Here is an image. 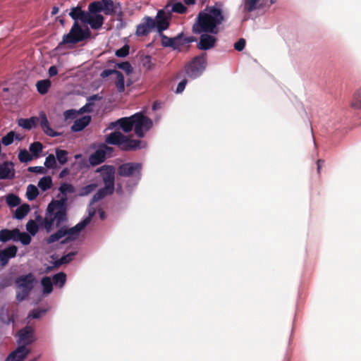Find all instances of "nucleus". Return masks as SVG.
I'll return each instance as SVG.
<instances>
[{
    "label": "nucleus",
    "instance_id": "nucleus-1",
    "mask_svg": "<svg viewBox=\"0 0 361 361\" xmlns=\"http://www.w3.org/2000/svg\"><path fill=\"white\" fill-rule=\"evenodd\" d=\"M224 4L217 1L213 6H207L200 11L196 21L192 25V32L201 34L202 32L216 35L219 32V26L227 20V16L224 11Z\"/></svg>",
    "mask_w": 361,
    "mask_h": 361
},
{
    "label": "nucleus",
    "instance_id": "nucleus-2",
    "mask_svg": "<svg viewBox=\"0 0 361 361\" xmlns=\"http://www.w3.org/2000/svg\"><path fill=\"white\" fill-rule=\"evenodd\" d=\"M64 200H52L47 207V212L44 219V227L49 231L54 222L56 228L68 221L67 211L64 205Z\"/></svg>",
    "mask_w": 361,
    "mask_h": 361
},
{
    "label": "nucleus",
    "instance_id": "nucleus-3",
    "mask_svg": "<svg viewBox=\"0 0 361 361\" xmlns=\"http://www.w3.org/2000/svg\"><path fill=\"white\" fill-rule=\"evenodd\" d=\"M85 226V222H80L70 228L66 226H61L56 233L46 238V242L47 244H51L65 237V238L61 241V244H67L75 240L79 237L81 231L84 229Z\"/></svg>",
    "mask_w": 361,
    "mask_h": 361
},
{
    "label": "nucleus",
    "instance_id": "nucleus-4",
    "mask_svg": "<svg viewBox=\"0 0 361 361\" xmlns=\"http://www.w3.org/2000/svg\"><path fill=\"white\" fill-rule=\"evenodd\" d=\"M105 142L109 145H117L121 150L126 152L136 150L142 147L140 140L130 139L120 131H115L108 135Z\"/></svg>",
    "mask_w": 361,
    "mask_h": 361
},
{
    "label": "nucleus",
    "instance_id": "nucleus-5",
    "mask_svg": "<svg viewBox=\"0 0 361 361\" xmlns=\"http://www.w3.org/2000/svg\"><path fill=\"white\" fill-rule=\"evenodd\" d=\"M90 35L91 32L87 27L82 29L78 22L75 21L74 22L69 32L63 36L62 41L60 42L59 46L68 44H75L90 38Z\"/></svg>",
    "mask_w": 361,
    "mask_h": 361
},
{
    "label": "nucleus",
    "instance_id": "nucleus-6",
    "mask_svg": "<svg viewBox=\"0 0 361 361\" xmlns=\"http://www.w3.org/2000/svg\"><path fill=\"white\" fill-rule=\"evenodd\" d=\"M135 133L138 137H143L146 132L152 127V121L142 113H136L132 116Z\"/></svg>",
    "mask_w": 361,
    "mask_h": 361
},
{
    "label": "nucleus",
    "instance_id": "nucleus-7",
    "mask_svg": "<svg viewBox=\"0 0 361 361\" xmlns=\"http://www.w3.org/2000/svg\"><path fill=\"white\" fill-rule=\"evenodd\" d=\"M142 164L138 162H127L121 164L117 169V173L121 177L135 178L137 180L142 176Z\"/></svg>",
    "mask_w": 361,
    "mask_h": 361
},
{
    "label": "nucleus",
    "instance_id": "nucleus-8",
    "mask_svg": "<svg viewBox=\"0 0 361 361\" xmlns=\"http://www.w3.org/2000/svg\"><path fill=\"white\" fill-rule=\"evenodd\" d=\"M206 64V54L195 56L185 66V73L190 78H196L205 69Z\"/></svg>",
    "mask_w": 361,
    "mask_h": 361
},
{
    "label": "nucleus",
    "instance_id": "nucleus-9",
    "mask_svg": "<svg viewBox=\"0 0 361 361\" xmlns=\"http://www.w3.org/2000/svg\"><path fill=\"white\" fill-rule=\"evenodd\" d=\"M98 171L102 173V180L104 183V187L114 190V180H115V169L113 166L104 165Z\"/></svg>",
    "mask_w": 361,
    "mask_h": 361
},
{
    "label": "nucleus",
    "instance_id": "nucleus-10",
    "mask_svg": "<svg viewBox=\"0 0 361 361\" xmlns=\"http://www.w3.org/2000/svg\"><path fill=\"white\" fill-rule=\"evenodd\" d=\"M18 343L19 345H24L32 343L35 341V331L32 326H26L18 332Z\"/></svg>",
    "mask_w": 361,
    "mask_h": 361
},
{
    "label": "nucleus",
    "instance_id": "nucleus-11",
    "mask_svg": "<svg viewBox=\"0 0 361 361\" xmlns=\"http://www.w3.org/2000/svg\"><path fill=\"white\" fill-rule=\"evenodd\" d=\"M156 27V21L151 17H146L144 21L137 26L136 35L137 36H147Z\"/></svg>",
    "mask_w": 361,
    "mask_h": 361
},
{
    "label": "nucleus",
    "instance_id": "nucleus-12",
    "mask_svg": "<svg viewBox=\"0 0 361 361\" xmlns=\"http://www.w3.org/2000/svg\"><path fill=\"white\" fill-rule=\"evenodd\" d=\"M16 171L12 161H6L0 164V179L11 180L15 178Z\"/></svg>",
    "mask_w": 361,
    "mask_h": 361
},
{
    "label": "nucleus",
    "instance_id": "nucleus-13",
    "mask_svg": "<svg viewBox=\"0 0 361 361\" xmlns=\"http://www.w3.org/2000/svg\"><path fill=\"white\" fill-rule=\"evenodd\" d=\"M197 47L200 50H208L213 48L216 42V38L209 33L202 32Z\"/></svg>",
    "mask_w": 361,
    "mask_h": 361
},
{
    "label": "nucleus",
    "instance_id": "nucleus-14",
    "mask_svg": "<svg viewBox=\"0 0 361 361\" xmlns=\"http://www.w3.org/2000/svg\"><path fill=\"white\" fill-rule=\"evenodd\" d=\"M35 276L32 274L29 273L26 275L18 276L16 281V285L18 288H26L32 290L34 288Z\"/></svg>",
    "mask_w": 361,
    "mask_h": 361
},
{
    "label": "nucleus",
    "instance_id": "nucleus-15",
    "mask_svg": "<svg viewBox=\"0 0 361 361\" xmlns=\"http://www.w3.org/2000/svg\"><path fill=\"white\" fill-rule=\"evenodd\" d=\"M103 11L105 15L111 16L117 13H121V6L119 2H114L112 0H102Z\"/></svg>",
    "mask_w": 361,
    "mask_h": 361
},
{
    "label": "nucleus",
    "instance_id": "nucleus-16",
    "mask_svg": "<svg viewBox=\"0 0 361 361\" xmlns=\"http://www.w3.org/2000/svg\"><path fill=\"white\" fill-rule=\"evenodd\" d=\"M30 350L24 345H19L6 359V361H23L29 354Z\"/></svg>",
    "mask_w": 361,
    "mask_h": 361
},
{
    "label": "nucleus",
    "instance_id": "nucleus-17",
    "mask_svg": "<svg viewBox=\"0 0 361 361\" xmlns=\"http://www.w3.org/2000/svg\"><path fill=\"white\" fill-rule=\"evenodd\" d=\"M18 248L16 245H11L4 250H0V262L2 266L8 264V260L16 255Z\"/></svg>",
    "mask_w": 361,
    "mask_h": 361
},
{
    "label": "nucleus",
    "instance_id": "nucleus-18",
    "mask_svg": "<svg viewBox=\"0 0 361 361\" xmlns=\"http://www.w3.org/2000/svg\"><path fill=\"white\" fill-rule=\"evenodd\" d=\"M20 234L18 228L9 230L7 228L0 231V242L6 243L9 240L18 241V235Z\"/></svg>",
    "mask_w": 361,
    "mask_h": 361
},
{
    "label": "nucleus",
    "instance_id": "nucleus-19",
    "mask_svg": "<svg viewBox=\"0 0 361 361\" xmlns=\"http://www.w3.org/2000/svg\"><path fill=\"white\" fill-rule=\"evenodd\" d=\"M156 27L159 33L163 32L169 26V17L164 11H159L157 16Z\"/></svg>",
    "mask_w": 361,
    "mask_h": 361
},
{
    "label": "nucleus",
    "instance_id": "nucleus-20",
    "mask_svg": "<svg viewBox=\"0 0 361 361\" xmlns=\"http://www.w3.org/2000/svg\"><path fill=\"white\" fill-rule=\"evenodd\" d=\"M104 18L102 14H87V18L85 23H88L94 30L101 28L104 24Z\"/></svg>",
    "mask_w": 361,
    "mask_h": 361
},
{
    "label": "nucleus",
    "instance_id": "nucleus-21",
    "mask_svg": "<svg viewBox=\"0 0 361 361\" xmlns=\"http://www.w3.org/2000/svg\"><path fill=\"white\" fill-rule=\"evenodd\" d=\"M39 117H40V126L42 128L44 133L50 137L58 136L59 133H57L53 129H51L50 128L49 123L48 121L47 115L44 112H42L39 114Z\"/></svg>",
    "mask_w": 361,
    "mask_h": 361
},
{
    "label": "nucleus",
    "instance_id": "nucleus-22",
    "mask_svg": "<svg viewBox=\"0 0 361 361\" xmlns=\"http://www.w3.org/2000/svg\"><path fill=\"white\" fill-rule=\"evenodd\" d=\"M91 121V116H84L74 121V123L71 126V130L73 132H79L82 130L87 127Z\"/></svg>",
    "mask_w": 361,
    "mask_h": 361
},
{
    "label": "nucleus",
    "instance_id": "nucleus-23",
    "mask_svg": "<svg viewBox=\"0 0 361 361\" xmlns=\"http://www.w3.org/2000/svg\"><path fill=\"white\" fill-rule=\"evenodd\" d=\"M87 14L88 12L82 11L79 6H76L71 9L69 16L75 20V22L79 20L82 23H85Z\"/></svg>",
    "mask_w": 361,
    "mask_h": 361
},
{
    "label": "nucleus",
    "instance_id": "nucleus-24",
    "mask_svg": "<svg viewBox=\"0 0 361 361\" xmlns=\"http://www.w3.org/2000/svg\"><path fill=\"white\" fill-rule=\"evenodd\" d=\"M59 191L61 192L62 195H61V197H60V199L59 200H65L64 201V205H65V207H66V211H67L68 210V206H67L68 197H67V194L68 193H73V192H74L75 188L73 186V185L69 184V183H63L59 187Z\"/></svg>",
    "mask_w": 361,
    "mask_h": 361
},
{
    "label": "nucleus",
    "instance_id": "nucleus-25",
    "mask_svg": "<svg viewBox=\"0 0 361 361\" xmlns=\"http://www.w3.org/2000/svg\"><path fill=\"white\" fill-rule=\"evenodd\" d=\"M106 153L102 149H97L90 156L89 162L92 166H97L104 161Z\"/></svg>",
    "mask_w": 361,
    "mask_h": 361
},
{
    "label": "nucleus",
    "instance_id": "nucleus-26",
    "mask_svg": "<svg viewBox=\"0 0 361 361\" xmlns=\"http://www.w3.org/2000/svg\"><path fill=\"white\" fill-rule=\"evenodd\" d=\"M38 122L39 118L35 116L30 118H20L18 120V126L27 130H30L32 128H35L37 125Z\"/></svg>",
    "mask_w": 361,
    "mask_h": 361
},
{
    "label": "nucleus",
    "instance_id": "nucleus-27",
    "mask_svg": "<svg viewBox=\"0 0 361 361\" xmlns=\"http://www.w3.org/2000/svg\"><path fill=\"white\" fill-rule=\"evenodd\" d=\"M119 127L125 132L129 133L133 128V118L132 116L129 117H123L118 119Z\"/></svg>",
    "mask_w": 361,
    "mask_h": 361
},
{
    "label": "nucleus",
    "instance_id": "nucleus-28",
    "mask_svg": "<svg viewBox=\"0 0 361 361\" xmlns=\"http://www.w3.org/2000/svg\"><path fill=\"white\" fill-rule=\"evenodd\" d=\"M164 9L167 11H171L179 14H183L187 11V7L181 2H176L173 5L168 4L166 5Z\"/></svg>",
    "mask_w": 361,
    "mask_h": 361
},
{
    "label": "nucleus",
    "instance_id": "nucleus-29",
    "mask_svg": "<svg viewBox=\"0 0 361 361\" xmlns=\"http://www.w3.org/2000/svg\"><path fill=\"white\" fill-rule=\"evenodd\" d=\"M261 0H245L244 11L250 13L257 8H262L263 4H259Z\"/></svg>",
    "mask_w": 361,
    "mask_h": 361
},
{
    "label": "nucleus",
    "instance_id": "nucleus-30",
    "mask_svg": "<svg viewBox=\"0 0 361 361\" xmlns=\"http://www.w3.org/2000/svg\"><path fill=\"white\" fill-rule=\"evenodd\" d=\"M89 13L99 14V13L103 11V3L101 1H94L88 5Z\"/></svg>",
    "mask_w": 361,
    "mask_h": 361
},
{
    "label": "nucleus",
    "instance_id": "nucleus-31",
    "mask_svg": "<svg viewBox=\"0 0 361 361\" xmlns=\"http://www.w3.org/2000/svg\"><path fill=\"white\" fill-rule=\"evenodd\" d=\"M30 208L29 204H23L18 207L15 212V218L17 219H23L30 212Z\"/></svg>",
    "mask_w": 361,
    "mask_h": 361
},
{
    "label": "nucleus",
    "instance_id": "nucleus-32",
    "mask_svg": "<svg viewBox=\"0 0 361 361\" xmlns=\"http://www.w3.org/2000/svg\"><path fill=\"white\" fill-rule=\"evenodd\" d=\"M116 75V81L115 85L117 88V90L119 92H123L125 90V81H124V76L121 72L119 71H117L115 72Z\"/></svg>",
    "mask_w": 361,
    "mask_h": 361
},
{
    "label": "nucleus",
    "instance_id": "nucleus-33",
    "mask_svg": "<svg viewBox=\"0 0 361 361\" xmlns=\"http://www.w3.org/2000/svg\"><path fill=\"white\" fill-rule=\"evenodd\" d=\"M36 87L40 94H45L51 87V82L49 80H42L37 82Z\"/></svg>",
    "mask_w": 361,
    "mask_h": 361
},
{
    "label": "nucleus",
    "instance_id": "nucleus-34",
    "mask_svg": "<svg viewBox=\"0 0 361 361\" xmlns=\"http://www.w3.org/2000/svg\"><path fill=\"white\" fill-rule=\"evenodd\" d=\"M114 191L110 190V189L104 187L99 189L93 196L92 201L93 202H98L100 200L103 199L108 195H111Z\"/></svg>",
    "mask_w": 361,
    "mask_h": 361
},
{
    "label": "nucleus",
    "instance_id": "nucleus-35",
    "mask_svg": "<svg viewBox=\"0 0 361 361\" xmlns=\"http://www.w3.org/2000/svg\"><path fill=\"white\" fill-rule=\"evenodd\" d=\"M76 255V252H71L68 254L61 257L59 259L56 260L54 262V266L56 267H59L63 264H68L71 262L74 256Z\"/></svg>",
    "mask_w": 361,
    "mask_h": 361
},
{
    "label": "nucleus",
    "instance_id": "nucleus-36",
    "mask_svg": "<svg viewBox=\"0 0 361 361\" xmlns=\"http://www.w3.org/2000/svg\"><path fill=\"white\" fill-rule=\"evenodd\" d=\"M42 286L43 287L44 294H49L53 290V282L49 276H44L41 281Z\"/></svg>",
    "mask_w": 361,
    "mask_h": 361
},
{
    "label": "nucleus",
    "instance_id": "nucleus-37",
    "mask_svg": "<svg viewBox=\"0 0 361 361\" xmlns=\"http://www.w3.org/2000/svg\"><path fill=\"white\" fill-rule=\"evenodd\" d=\"M350 106L354 109H361V87L353 94Z\"/></svg>",
    "mask_w": 361,
    "mask_h": 361
},
{
    "label": "nucleus",
    "instance_id": "nucleus-38",
    "mask_svg": "<svg viewBox=\"0 0 361 361\" xmlns=\"http://www.w3.org/2000/svg\"><path fill=\"white\" fill-rule=\"evenodd\" d=\"M53 284L60 288L63 287L66 281V274L63 272H59L54 275L52 278Z\"/></svg>",
    "mask_w": 361,
    "mask_h": 361
},
{
    "label": "nucleus",
    "instance_id": "nucleus-39",
    "mask_svg": "<svg viewBox=\"0 0 361 361\" xmlns=\"http://www.w3.org/2000/svg\"><path fill=\"white\" fill-rule=\"evenodd\" d=\"M52 185V180L50 176H44L42 178L39 183L38 187L43 191H46L51 188Z\"/></svg>",
    "mask_w": 361,
    "mask_h": 361
},
{
    "label": "nucleus",
    "instance_id": "nucleus-40",
    "mask_svg": "<svg viewBox=\"0 0 361 361\" xmlns=\"http://www.w3.org/2000/svg\"><path fill=\"white\" fill-rule=\"evenodd\" d=\"M39 195L37 188L34 185H29L27 188L26 196L29 200H34Z\"/></svg>",
    "mask_w": 361,
    "mask_h": 361
},
{
    "label": "nucleus",
    "instance_id": "nucleus-41",
    "mask_svg": "<svg viewBox=\"0 0 361 361\" xmlns=\"http://www.w3.org/2000/svg\"><path fill=\"white\" fill-rule=\"evenodd\" d=\"M55 157L61 164L63 165L68 161V152L58 148L56 149Z\"/></svg>",
    "mask_w": 361,
    "mask_h": 361
},
{
    "label": "nucleus",
    "instance_id": "nucleus-42",
    "mask_svg": "<svg viewBox=\"0 0 361 361\" xmlns=\"http://www.w3.org/2000/svg\"><path fill=\"white\" fill-rule=\"evenodd\" d=\"M183 34L180 33L175 37H173V50L180 51V48L184 46Z\"/></svg>",
    "mask_w": 361,
    "mask_h": 361
},
{
    "label": "nucleus",
    "instance_id": "nucleus-43",
    "mask_svg": "<svg viewBox=\"0 0 361 361\" xmlns=\"http://www.w3.org/2000/svg\"><path fill=\"white\" fill-rule=\"evenodd\" d=\"M43 145L39 142H34L30 146V152L35 157H38L40 152L42 151Z\"/></svg>",
    "mask_w": 361,
    "mask_h": 361
},
{
    "label": "nucleus",
    "instance_id": "nucleus-44",
    "mask_svg": "<svg viewBox=\"0 0 361 361\" xmlns=\"http://www.w3.org/2000/svg\"><path fill=\"white\" fill-rule=\"evenodd\" d=\"M6 203L9 207H14L20 204V199L14 194H9L6 196Z\"/></svg>",
    "mask_w": 361,
    "mask_h": 361
},
{
    "label": "nucleus",
    "instance_id": "nucleus-45",
    "mask_svg": "<svg viewBox=\"0 0 361 361\" xmlns=\"http://www.w3.org/2000/svg\"><path fill=\"white\" fill-rule=\"evenodd\" d=\"M19 290L16 292V300L18 302L25 300L30 294L31 290L26 288H18Z\"/></svg>",
    "mask_w": 361,
    "mask_h": 361
},
{
    "label": "nucleus",
    "instance_id": "nucleus-46",
    "mask_svg": "<svg viewBox=\"0 0 361 361\" xmlns=\"http://www.w3.org/2000/svg\"><path fill=\"white\" fill-rule=\"evenodd\" d=\"M47 310L45 309H35L32 310L28 314L27 319H39L45 314Z\"/></svg>",
    "mask_w": 361,
    "mask_h": 361
},
{
    "label": "nucleus",
    "instance_id": "nucleus-47",
    "mask_svg": "<svg viewBox=\"0 0 361 361\" xmlns=\"http://www.w3.org/2000/svg\"><path fill=\"white\" fill-rule=\"evenodd\" d=\"M15 137V132L11 130L8 132L5 136H4L1 139V142L5 146H8L13 142Z\"/></svg>",
    "mask_w": 361,
    "mask_h": 361
},
{
    "label": "nucleus",
    "instance_id": "nucleus-48",
    "mask_svg": "<svg viewBox=\"0 0 361 361\" xmlns=\"http://www.w3.org/2000/svg\"><path fill=\"white\" fill-rule=\"evenodd\" d=\"M18 159L22 163H26L32 160V156L26 149H22L18 154Z\"/></svg>",
    "mask_w": 361,
    "mask_h": 361
},
{
    "label": "nucleus",
    "instance_id": "nucleus-49",
    "mask_svg": "<svg viewBox=\"0 0 361 361\" xmlns=\"http://www.w3.org/2000/svg\"><path fill=\"white\" fill-rule=\"evenodd\" d=\"M159 36L161 37V45L164 47H171L173 46V37H169L163 32L159 33Z\"/></svg>",
    "mask_w": 361,
    "mask_h": 361
},
{
    "label": "nucleus",
    "instance_id": "nucleus-50",
    "mask_svg": "<svg viewBox=\"0 0 361 361\" xmlns=\"http://www.w3.org/2000/svg\"><path fill=\"white\" fill-rule=\"evenodd\" d=\"M44 165L48 169H55L56 167V157L53 154H49L47 157Z\"/></svg>",
    "mask_w": 361,
    "mask_h": 361
},
{
    "label": "nucleus",
    "instance_id": "nucleus-51",
    "mask_svg": "<svg viewBox=\"0 0 361 361\" xmlns=\"http://www.w3.org/2000/svg\"><path fill=\"white\" fill-rule=\"evenodd\" d=\"M26 228L27 231L32 234L35 235L38 231V226L36 222L33 220H30L26 224Z\"/></svg>",
    "mask_w": 361,
    "mask_h": 361
},
{
    "label": "nucleus",
    "instance_id": "nucleus-52",
    "mask_svg": "<svg viewBox=\"0 0 361 361\" xmlns=\"http://www.w3.org/2000/svg\"><path fill=\"white\" fill-rule=\"evenodd\" d=\"M116 67L124 71L128 75L131 73L133 71L132 66L128 61L117 63Z\"/></svg>",
    "mask_w": 361,
    "mask_h": 361
},
{
    "label": "nucleus",
    "instance_id": "nucleus-53",
    "mask_svg": "<svg viewBox=\"0 0 361 361\" xmlns=\"http://www.w3.org/2000/svg\"><path fill=\"white\" fill-rule=\"evenodd\" d=\"M20 241L23 245H29L31 242V237L27 233H21L18 235V241Z\"/></svg>",
    "mask_w": 361,
    "mask_h": 361
},
{
    "label": "nucleus",
    "instance_id": "nucleus-54",
    "mask_svg": "<svg viewBox=\"0 0 361 361\" xmlns=\"http://www.w3.org/2000/svg\"><path fill=\"white\" fill-rule=\"evenodd\" d=\"M129 46L126 44L121 49L116 51V56L118 57H125L129 54Z\"/></svg>",
    "mask_w": 361,
    "mask_h": 361
},
{
    "label": "nucleus",
    "instance_id": "nucleus-55",
    "mask_svg": "<svg viewBox=\"0 0 361 361\" xmlns=\"http://www.w3.org/2000/svg\"><path fill=\"white\" fill-rule=\"evenodd\" d=\"M93 106L94 103L87 102V103L85 106L80 109V110L78 111V114L92 112Z\"/></svg>",
    "mask_w": 361,
    "mask_h": 361
},
{
    "label": "nucleus",
    "instance_id": "nucleus-56",
    "mask_svg": "<svg viewBox=\"0 0 361 361\" xmlns=\"http://www.w3.org/2000/svg\"><path fill=\"white\" fill-rule=\"evenodd\" d=\"M78 114V111H76L74 109L66 110L63 112V116L66 120L67 119H73L75 118Z\"/></svg>",
    "mask_w": 361,
    "mask_h": 361
},
{
    "label": "nucleus",
    "instance_id": "nucleus-57",
    "mask_svg": "<svg viewBox=\"0 0 361 361\" xmlns=\"http://www.w3.org/2000/svg\"><path fill=\"white\" fill-rule=\"evenodd\" d=\"M246 42L245 39L240 38L234 44V48L235 50L238 51H241L244 49L245 47Z\"/></svg>",
    "mask_w": 361,
    "mask_h": 361
},
{
    "label": "nucleus",
    "instance_id": "nucleus-58",
    "mask_svg": "<svg viewBox=\"0 0 361 361\" xmlns=\"http://www.w3.org/2000/svg\"><path fill=\"white\" fill-rule=\"evenodd\" d=\"M96 187L97 185L95 184H90L85 186L82 189V195H86L91 193L96 188Z\"/></svg>",
    "mask_w": 361,
    "mask_h": 361
},
{
    "label": "nucleus",
    "instance_id": "nucleus-59",
    "mask_svg": "<svg viewBox=\"0 0 361 361\" xmlns=\"http://www.w3.org/2000/svg\"><path fill=\"white\" fill-rule=\"evenodd\" d=\"M95 213H96L95 209L94 208H90L89 209V215H88V216L86 217L81 222H85L86 226H87L90 223L92 217L95 215Z\"/></svg>",
    "mask_w": 361,
    "mask_h": 361
},
{
    "label": "nucleus",
    "instance_id": "nucleus-60",
    "mask_svg": "<svg viewBox=\"0 0 361 361\" xmlns=\"http://www.w3.org/2000/svg\"><path fill=\"white\" fill-rule=\"evenodd\" d=\"M187 83H188L187 79H183V80H181L178 84V86H177V88H176V93H181L184 90Z\"/></svg>",
    "mask_w": 361,
    "mask_h": 361
},
{
    "label": "nucleus",
    "instance_id": "nucleus-61",
    "mask_svg": "<svg viewBox=\"0 0 361 361\" xmlns=\"http://www.w3.org/2000/svg\"><path fill=\"white\" fill-rule=\"evenodd\" d=\"M117 70H112V69H105L104 70L101 74H100V76L102 78H107L109 77V75H112V74H114L115 75V72H116Z\"/></svg>",
    "mask_w": 361,
    "mask_h": 361
},
{
    "label": "nucleus",
    "instance_id": "nucleus-62",
    "mask_svg": "<svg viewBox=\"0 0 361 361\" xmlns=\"http://www.w3.org/2000/svg\"><path fill=\"white\" fill-rule=\"evenodd\" d=\"M11 285V279L5 278L0 282V287L4 288Z\"/></svg>",
    "mask_w": 361,
    "mask_h": 361
},
{
    "label": "nucleus",
    "instance_id": "nucleus-63",
    "mask_svg": "<svg viewBox=\"0 0 361 361\" xmlns=\"http://www.w3.org/2000/svg\"><path fill=\"white\" fill-rule=\"evenodd\" d=\"M102 99L98 94H93L88 97L87 102L94 103V101H99Z\"/></svg>",
    "mask_w": 361,
    "mask_h": 361
},
{
    "label": "nucleus",
    "instance_id": "nucleus-64",
    "mask_svg": "<svg viewBox=\"0 0 361 361\" xmlns=\"http://www.w3.org/2000/svg\"><path fill=\"white\" fill-rule=\"evenodd\" d=\"M49 76L52 77L54 75H56L58 73L57 68L55 66H52L49 68Z\"/></svg>",
    "mask_w": 361,
    "mask_h": 361
}]
</instances>
